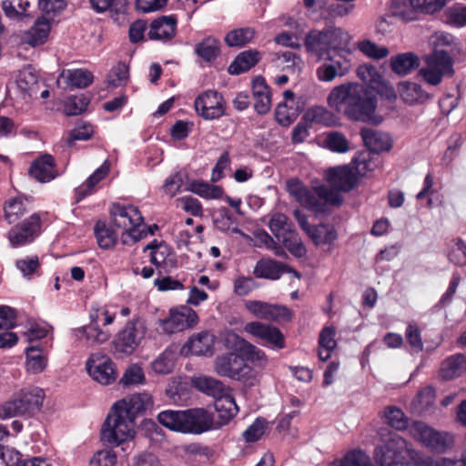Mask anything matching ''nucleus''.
<instances>
[{
    "label": "nucleus",
    "instance_id": "nucleus-64",
    "mask_svg": "<svg viewBox=\"0 0 466 466\" xmlns=\"http://www.w3.org/2000/svg\"><path fill=\"white\" fill-rule=\"evenodd\" d=\"M116 463V452L112 450L97 451L90 460V466H115Z\"/></svg>",
    "mask_w": 466,
    "mask_h": 466
},
{
    "label": "nucleus",
    "instance_id": "nucleus-34",
    "mask_svg": "<svg viewBox=\"0 0 466 466\" xmlns=\"http://www.w3.org/2000/svg\"><path fill=\"white\" fill-rule=\"evenodd\" d=\"M191 381L193 387L215 400L228 389L221 381L208 376H197Z\"/></svg>",
    "mask_w": 466,
    "mask_h": 466
},
{
    "label": "nucleus",
    "instance_id": "nucleus-9",
    "mask_svg": "<svg viewBox=\"0 0 466 466\" xmlns=\"http://www.w3.org/2000/svg\"><path fill=\"white\" fill-rule=\"evenodd\" d=\"M146 330L145 322L141 319L128 321L113 341L114 353L120 357L132 354L144 339Z\"/></svg>",
    "mask_w": 466,
    "mask_h": 466
},
{
    "label": "nucleus",
    "instance_id": "nucleus-45",
    "mask_svg": "<svg viewBox=\"0 0 466 466\" xmlns=\"http://www.w3.org/2000/svg\"><path fill=\"white\" fill-rule=\"evenodd\" d=\"M329 466H373L370 457L363 451L355 449L348 451L340 461Z\"/></svg>",
    "mask_w": 466,
    "mask_h": 466
},
{
    "label": "nucleus",
    "instance_id": "nucleus-53",
    "mask_svg": "<svg viewBox=\"0 0 466 466\" xmlns=\"http://www.w3.org/2000/svg\"><path fill=\"white\" fill-rule=\"evenodd\" d=\"M95 235L100 248L107 249L112 248L117 239V235L103 222L95 226Z\"/></svg>",
    "mask_w": 466,
    "mask_h": 466
},
{
    "label": "nucleus",
    "instance_id": "nucleus-42",
    "mask_svg": "<svg viewBox=\"0 0 466 466\" xmlns=\"http://www.w3.org/2000/svg\"><path fill=\"white\" fill-rule=\"evenodd\" d=\"M336 330L332 327H325L319 338V358L322 361H326L330 358L331 351L336 348L337 341L335 339Z\"/></svg>",
    "mask_w": 466,
    "mask_h": 466
},
{
    "label": "nucleus",
    "instance_id": "nucleus-44",
    "mask_svg": "<svg viewBox=\"0 0 466 466\" xmlns=\"http://www.w3.org/2000/svg\"><path fill=\"white\" fill-rule=\"evenodd\" d=\"M268 228L276 238L289 233L294 228L291 220L283 213L272 212L269 214Z\"/></svg>",
    "mask_w": 466,
    "mask_h": 466
},
{
    "label": "nucleus",
    "instance_id": "nucleus-28",
    "mask_svg": "<svg viewBox=\"0 0 466 466\" xmlns=\"http://www.w3.org/2000/svg\"><path fill=\"white\" fill-rule=\"evenodd\" d=\"M252 90L255 110L260 115L268 113L271 108V95L264 78H255L252 83Z\"/></svg>",
    "mask_w": 466,
    "mask_h": 466
},
{
    "label": "nucleus",
    "instance_id": "nucleus-29",
    "mask_svg": "<svg viewBox=\"0 0 466 466\" xmlns=\"http://www.w3.org/2000/svg\"><path fill=\"white\" fill-rule=\"evenodd\" d=\"M64 79L68 86L76 88H86L93 83L92 72L85 68L63 70L57 79V85Z\"/></svg>",
    "mask_w": 466,
    "mask_h": 466
},
{
    "label": "nucleus",
    "instance_id": "nucleus-15",
    "mask_svg": "<svg viewBox=\"0 0 466 466\" xmlns=\"http://www.w3.org/2000/svg\"><path fill=\"white\" fill-rule=\"evenodd\" d=\"M86 370L101 385H109L116 380L115 364L106 355L92 354L86 361Z\"/></svg>",
    "mask_w": 466,
    "mask_h": 466
},
{
    "label": "nucleus",
    "instance_id": "nucleus-5",
    "mask_svg": "<svg viewBox=\"0 0 466 466\" xmlns=\"http://www.w3.org/2000/svg\"><path fill=\"white\" fill-rule=\"evenodd\" d=\"M44 399L45 393L39 388L23 390L13 399L0 405V419L33 415L40 410Z\"/></svg>",
    "mask_w": 466,
    "mask_h": 466
},
{
    "label": "nucleus",
    "instance_id": "nucleus-51",
    "mask_svg": "<svg viewBox=\"0 0 466 466\" xmlns=\"http://www.w3.org/2000/svg\"><path fill=\"white\" fill-rule=\"evenodd\" d=\"M384 417L386 422L398 431H403L410 428L408 418L400 408L390 406L385 409Z\"/></svg>",
    "mask_w": 466,
    "mask_h": 466
},
{
    "label": "nucleus",
    "instance_id": "nucleus-30",
    "mask_svg": "<svg viewBox=\"0 0 466 466\" xmlns=\"http://www.w3.org/2000/svg\"><path fill=\"white\" fill-rule=\"evenodd\" d=\"M109 172L107 162L103 163L83 184L75 189L76 201H80L96 191V186L103 180Z\"/></svg>",
    "mask_w": 466,
    "mask_h": 466
},
{
    "label": "nucleus",
    "instance_id": "nucleus-60",
    "mask_svg": "<svg viewBox=\"0 0 466 466\" xmlns=\"http://www.w3.org/2000/svg\"><path fill=\"white\" fill-rule=\"evenodd\" d=\"M242 355L247 359V360L252 362L255 366L260 369L265 368L268 364V358L265 352L250 342L243 351Z\"/></svg>",
    "mask_w": 466,
    "mask_h": 466
},
{
    "label": "nucleus",
    "instance_id": "nucleus-16",
    "mask_svg": "<svg viewBox=\"0 0 466 466\" xmlns=\"http://www.w3.org/2000/svg\"><path fill=\"white\" fill-rule=\"evenodd\" d=\"M245 332L260 339L262 345L273 349L281 350L285 348V338L280 329L273 325L259 321H251L245 325Z\"/></svg>",
    "mask_w": 466,
    "mask_h": 466
},
{
    "label": "nucleus",
    "instance_id": "nucleus-58",
    "mask_svg": "<svg viewBox=\"0 0 466 466\" xmlns=\"http://www.w3.org/2000/svg\"><path fill=\"white\" fill-rule=\"evenodd\" d=\"M145 374L137 364L130 365L124 372L120 382L124 386L138 385L145 382Z\"/></svg>",
    "mask_w": 466,
    "mask_h": 466
},
{
    "label": "nucleus",
    "instance_id": "nucleus-7",
    "mask_svg": "<svg viewBox=\"0 0 466 466\" xmlns=\"http://www.w3.org/2000/svg\"><path fill=\"white\" fill-rule=\"evenodd\" d=\"M113 223L116 228L124 229L134 241L147 237L144 229L143 217L138 208L132 205L113 204L110 209Z\"/></svg>",
    "mask_w": 466,
    "mask_h": 466
},
{
    "label": "nucleus",
    "instance_id": "nucleus-59",
    "mask_svg": "<svg viewBox=\"0 0 466 466\" xmlns=\"http://www.w3.org/2000/svg\"><path fill=\"white\" fill-rule=\"evenodd\" d=\"M38 76L31 66L23 68L17 76L16 84L25 92H29L37 83Z\"/></svg>",
    "mask_w": 466,
    "mask_h": 466
},
{
    "label": "nucleus",
    "instance_id": "nucleus-17",
    "mask_svg": "<svg viewBox=\"0 0 466 466\" xmlns=\"http://www.w3.org/2000/svg\"><path fill=\"white\" fill-rule=\"evenodd\" d=\"M244 306L255 318L264 320L279 321L289 319L290 317V312L286 307L277 304H270L260 300H247Z\"/></svg>",
    "mask_w": 466,
    "mask_h": 466
},
{
    "label": "nucleus",
    "instance_id": "nucleus-25",
    "mask_svg": "<svg viewBox=\"0 0 466 466\" xmlns=\"http://www.w3.org/2000/svg\"><path fill=\"white\" fill-rule=\"evenodd\" d=\"M211 418L209 414L202 410H185L184 432L202 433L210 429Z\"/></svg>",
    "mask_w": 466,
    "mask_h": 466
},
{
    "label": "nucleus",
    "instance_id": "nucleus-11",
    "mask_svg": "<svg viewBox=\"0 0 466 466\" xmlns=\"http://www.w3.org/2000/svg\"><path fill=\"white\" fill-rule=\"evenodd\" d=\"M199 321L197 312L187 306H179L169 309L167 318L159 319L162 331L175 334L195 327Z\"/></svg>",
    "mask_w": 466,
    "mask_h": 466
},
{
    "label": "nucleus",
    "instance_id": "nucleus-12",
    "mask_svg": "<svg viewBox=\"0 0 466 466\" xmlns=\"http://www.w3.org/2000/svg\"><path fill=\"white\" fill-rule=\"evenodd\" d=\"M215 370L218 374L233 380L248 382L251 368L238 355L228 353L218 356L215 361Z\"/></svg>",
    "mask_w": 466,
    "mask_h": 466
},
{
    "label": "nucleus",
    "instance_id": "nucleus-8",
    "mask_svg": "<svg viewBox=\"0 0 466 466\" xmlns=\"http://www.w3.org/2000/svg\"><path fill=\"white\" fill-rule=\"evenodd\" d=\"M409 432L415 441L436 452H445L454 444L452 434L439 431L422 421H414L410 426Z\"/></svg>",
    "mask_w": 466,
    "mask_h": 466
},
{
    "label": "nucleus",
    "instance_id": "nucleus-40",
    "mask_svg": "<svg viewBox=\"0 0 466 466\" xmlns=\"http://www.w3.org/2000/svg\"><path fill=\"white\" fill-rule=\"evenodd\" d=\"M220 53L219 41L214 37L204 38L195 46V54L206 62L215 60Z\"/></svg>",
    "mask_w": 466,
    "mask_h": 466
},
{
    "label": "nucleus",
    "instance_id": "nucleus-41",
    "mask_svg": "<svg viewBox=\"0 0 466 466\" xmlns=\"http://www.w3.org/2000/svg\"><path fill=\"white\" fill-rule=\"evenodd\" d=\"M323 147L331 152L344 154L350 150V143L347 137L339 131H330L324 135Z\"/></svg>",
    "mask_w": 466,
    "mask_h": 466
},
{
    "label": "nucleus",
    "instance_id": "nucleus-46",
    "mask_svg": "<svg viewBox=\"0 0 466 466\" xmlns=\"http://www.w3.org/2000/svg\"><path fill=\"white\" fill-rule=\"evenodd\" d=\"M357 75L365 84L372 89H380L383 85V77L375 66L370 64L360 65Z\"/></svg>",
    "mask_w": 466,
    "mask_h": 466
},
{
    "label": "nucleus",
    "instance_id": "nucleus-26",
    "mask_svg": "<svg viewBox=\"0 0 466 466\" xmlns=\"http://www.w3.org/2000/svg\"><path fill=\"white\" fill-rule=\"evenodd\" d=\"M360 136L364 145L372 152L389 151L392 147L391 138L385 132L374 128H362Z\"/></svg>",
    "mask_w": 466,
    "mask_h": 466
},
{
    "label": "nucleus",
    "instance_id": "nucleus-4",
    "mask_svg": "<svg viewBox=\"0 0 466 466\" xmlns=\"http://www.w3.org/2000/svg\"><path fill=\"white\" fill-rule=\"evenodd\" d=\"M373 458L379 466H410L417 452L405 439L389 434L376 446Z\"/></svg>",
    "mask_w": 466,
    "mask_h": 466
},
{
    "label": "nucleus",
    "instance_id": "nucleus-23",
    "mask_svg": "<svg viewBox=\"0 0 466 466\" xmlns=\"http://www.w3.org/2000/svg\"><path fill=\"white\" fill-rule=\"evenodd\" d=\"M3 209L7 223L13 224L31 210V202L23 195L12 197L4 203Z\"/></svg>",
    "mask_w": 466,
    "mask_h": 466
},
{
    "label": "nucleus",
    "instance_id": "nucleus-27",
    "mask_svg": "<svg viewBox=\"0 0 466 466\" xmlns=\"http://www.w3.org/2000/svg\"><path fill=\"white\" fill-rule=\"evenodd\" d=\"M466 371V358L457 353L445 359L440 368L439 375L443 380H451L461 377Z\"/></svg>",
    "mask_w": 466,
    "mask_h": 466
},
{
    "label": "nucleus",
    "instance_id": "nucleus-13",
    "mask_svg": "<svg viewBox=\"0 0 466 466\" xmlns=\"http://www.w3.org/2000/svg\"><path fill=\"white\" fill-rule=\"evenodd\" d=\"M40 232L41 218L38 214L34 213L9 230L8 239L13 248H18L33 242Z\"/></svg>",
    "mask_w": 466,
    "mask_h": 466
},
{
    "label": "nucleus",
    "instance_id": "nucleus-22",
    "mask_svg": "<svg viewBox=\"0 0 466 466\" xmlns=\"http://www.w3.org/2000/svg\"><path fill=\"white\" fill-rule=\"evenodd\" d=\"M150 402L151 398L148 394L138 393L117 401L115 403L114 407L124 412L123 414H125L126 417H129L135 420L137 415L145 410Z\"/></svg>",
    "mask_w": 466,
    "mask_h": 466
},
{
    "label": "nucleus",
    "instance_id": "nucleus-55",
    "mask_svg": "<svg viewBox=\"0 0 466 466\" xmlns=\"http://www.w3.org/2000/svg\"><path fill=\"white\" fill-rule=\"evenodd\" d=\"M401 98L408 104L424 101L428 98L421 86L416 83H406L400 89Z\"/></svg>",
    "mask_w": 466,
    "mask_h": 466
},
{
    "label": "nucleus",
    "instance_id": "nucleus-33",
    "mask_svg": "<svg viewBox=\"0 0 466 466\" xmlns=\"http://www.w3.org/2000/svg\"><path fill=\"white\" fill-rule=\"evenodd\" d=\"M50 33L49 22L45 18L37 19L24 35V41L31 46L43 45Z\"/></svg>",
    "mask_w": 466,
    "mask_h": 466
},
{
    "label": "nucleus",
    "instance_id": "nucleus-54",
    "mask_svg": "<svg viewBox=\"0 0 466 466\" xmlns=\"http://www.w3.org/2000/svg\"><path fill=\"white\" fill-rule=\"evenodd\" d=\"M216 227L224 232L231 231L236 234L244 236L245 234L238 228L237 219L227 209L223 208L219 210L218 218L215 219Z\"/></svg>",
    "mask_w": 466,
    "mask_h": 466
},
{
    "label": "nucleus",
    "instance_id": "nucleus-43",
    "mask_svg": "<svg viewBox=\"0 0 466 466\" xmlns=\"http://www.w3.org/2000/svg\"><path fill=\"white\" fill-rule=\"evenodd\" d=\"M157 420L166 428L184 432L185 410H164L157 415Z\"/></svg>",
    "mask_w": 466,
    "mask_h": 466
},
{
    "label": "nucleus",
    "instance_id": "nucleus-6",
    "mask_svg": "<svg viewBox=\"0 0 466 466\" xmlns=\"http://www.w3.org/2000/svg\"><path fill=\"white\" fill-rule=\"evenodd\" d=\"M122 413L113 406L101 429V440L104 442L119 446L134 438L135 420Z\"/></svg>",
    "mask_w": 466,
    "mask_h": 466
},
{
    "label": "nucleus",
    "instance_id": "nucleus-21",
    "mask_svg": "<svg viewBox=\"0 0 466 466\" xmlns=\"http://www.w3.org/2000/svg\"><path fill=\"white\" fill-rule=\"evenodd\" d=\"M177 20L174 15H163L152 21L148 36L152 40L168 41L177 31Z\"/></svg>",
    "mask_w": 466,
    "mask_h": 466
},
{
    "label": "nucleus",
    "instance_id": "nucleus-3",
    "mask_svg": "<svg viewBox=\"0 0 466 466\" xmlns=\"http://www.w3.org/2000/svg\"><path fill=\"white\" fill-rule=\"evenodd\" d=\"M350 39L348 32L330 25L322 30L309 31L305 36L304 46L309 54L320 60L329 55L331 50H346Z\"/></svg>",
    "mask_w": 466,
    "mask_h": 466
},
{
    "label": "nucleus",
    "instance_id": "nucleus-19",
    "mask_svg": "<svg viewBox=\"0 0 466 466\" xmlns=\"http://www.w3.org/2000/svg\"><path fill=\"white\" fill-rule=\"evenodd\" d=\"M410 7L399 9L395 15L404 21H413L417 13L434 14L440 11L445 5V0H409Z\"/></svg>",
    "mask_w": 466,
    "mask_h": 466
},
{
    "label": "nucleus",
    "instance_id": "nucleus-61",
    "mask_svg": "<svg viewBox=\"0 0 466 466\" xmlns=\"http://www.w3.org/2000/svg\"><path fill=\"white\" fill-rule=\"evenodd\" d=\"M276 63L277 66L282 69L295 72L296 68L300 67L302 60L295 53L291 51H286L278 56Z\"/></svg>",
    "mask_w": 466,
    "mask_h": 466
},
{
    "label": "nucleus",
    "instance_id": "nucleus-24",
    "mask_svg": "<svg viewBox=\"0 0 466 466\" xmlns=\"http://www.w3.org/2000/svg\"><path fill=\"white\" fill-rule=\"evenodd\" d=\"M29 174L41 183H46L56 178L57 171L53 157L46 154L35 159L30 167Z\"/></svg>",
    "mask_w": 466,
    "mask_h": 466
},
{
    "label": "nucleus",
    "instance_id": "nucleus-47",
    "mask_svg": "<svg viewBox=\"0 0 466 466\" xmlns=\"http://www.w3.org/2000/svg\"><path fill=\"white\" fill-rule=\"evenodd\" d=\"M176 352L170 348L166 349L157 359L151 363V368L157 374H168L175 366Z\"/></svg>",
    "mask_w": 466,
    "mask_h": 466
},
{
    "label": "nucleus",
    "instance_id": "nucleus-38",
    "mask_svg": "<svg viewBox=\"0 0 466 466\" xmlns=\"http://www.w3.org/2000/svg\"><path fill=\"white\" fill-rule=\"evenodd\" d=\"M317 246L330 245L338 238L335 228L329 224L314 226L308 235Z\"/></svg>",
    "mask_w": 466,
    "mask_h": 466
},
{
    "label": "nucleus",
    "instance_id": "nucleus-52",
    "mask_svg": "<svg viewBox=\"0 0 466 466\" xmlns=\"http://www.w3.org/2000/svg\"><path fill=\"white\" fill-rule=\"evenodd\" d=\"M305 117L308 121L323 126H331L335 119L334 115L322 106L309 108L305 114Z\"/></svg>",
    "mask_w": 466,
    "mask_h": 466
},
{
    "label": "nucleus",
    "instance_id": "nucleus-49",
    "mask_svg": "<svg viewBox=\"0 0 466 466\" xmlns=\"http://www.w3.org/2000/svg\"><path fill=\"white\" fill-rule=\"evenodd\" d=\"M255 36V30L250 27L234 29L227 34L225 42L228 46H243Z\"/></svg>",
    "mask_w": 466,
    "mask_h": 466
},
{
    "label": "nucleus",
    "instance_id": "nucleus-20",
    "mask_svg": "<svg viewBox=\"0 0 466 466\" xmlns=\"http://www.w3.org/2000/svg\"><path fill=\"white\" fill-rule=\"evenodd\" d=\"M215 337L210 332L205 330L191 336L187 343L183 346L182 351L186 354H193L197 356L211 355Z\"/></svg>",
    "mask_w": 466,
    "mask_h": 466
},
{
    "label": "nucleus",
    "instance_id": "nucleus-10",
    "mask_svg": "<svg viewBox=\"0 0 466 466\" xmlns=\"http://www.w3.org/2000/svg\"><path fill=\"white\" fill-rule=\"evenodd\" d=\"M454 73L453 63L445 51H435L427 57V66L420 70L422 78L431 86L439 85L442 77L451 76Z\"/></svg>",
    "mask_w": 466,
    "mask_h": 466
},
{
    "label": "nucleus",
    "instance_id": "nucleus-56",
    "mask_svg": "<svg viewBox=\"0 0 466 466\" xmlns=\"http://www.w3.org/2000/svg\"><path fill=\"white\" fill-rule=\"evenodd\" d=\"M358 48L366 56L372 59H382L390 54V51L386 46H379L370 40H362L359 42Z\"/></svg>",
    "mask_w": 466,
    "mask_h": 466
},
{
    "label": "nucleus",
    "instance_id": "nucleus-62",
    "mask_svg": "<svg viewBox=\"0 0 466 466\" xmlns=\"http://www.w3.org/2000/svg\"><path fill=\"white\" fill-rule=\"evenodd\" d=\"M129 78V66L123 62H119L114 66L110 73L109 84L113 86L125 85Z\"/></svg>",
    "mask_w": 466,
    "mask_h": 466
},
{
    "label": "nucleus",
    "instance_id": "nucleus-35",
    "mask_svg": "<svg viewBox=\"0 0 466 466\" xmlns=\"http://www.w3.org/2000/svg\"><path fill=\"white\" fill-rule=\"evenodd\" d=\"M419 65V57L413 53H402L390 57L392 71L400 76H407Z\"/></svg>",
    "mask_w": 466,
    "mask_h": 466
},
{
    "label": "nucleus",
    "instance_id": "nucleus-37",
    "mask_svg": "<svg viewBox=\"0 0 466 466\" xmlns=\"http://www.w3.org/2000/svg\"><path fill=\"white\" fill-rule=\"evenodd\" d=\"M286 268V265L273 259H261L258 261L254 268V274L258 278L279 279Z\"/></svg>",
    "mask_w": 466,
    "mask_h": 466
},
{
    "label": "nucleus",
    "instance_id": "nucleus-14",
    "mask_svg": "<svg viewBox=\"0 0 466 466\" xmlns=\"http://www.w3.org/2000/svg\"><path fill=\"white\" fill-rule=\"evenodd\" d=\"M195 108L204 119L213 120L225 114L226 102L218 91L207 90L196 98Z\"/></svg>",
    "mask_w": 466,
    "mask_h": 466
},
{
    "label": "nucleus",
    "instance_id": "nucleus-31",
    "mask_svg": "<svg viewBox=\"0 0 466 466\" xmlns=\"http://www.w3.org/2000/svg\"><path fill=\"white\" fill-rule=\"evenodd\" d=\"M215 409L223 424L229 422L238 414V407L229 393V389L215 400Z\"/></svg>",
    "mask_w": 466,
    "mask_h": 466
},
{
    "label": "nucleus",
    "instance_id": "nucleus-50",
    "mask_svg": "<svg viewBox=\"0 0 466 466\" xmlns=\"http://www.w3.org/2000/svg\"><path fill=\"white\" fill-rule=\"evenodd\" d=\"M277 239L282 242L283 246L296 257L301 258L307 252L305 246L294 228L289 233L284 234L281 238Z\"/></svg>",
    "mask_w": 466,
    "mask_h": 466
},
{
    "label": "nucleus",
    "instance_id": "nucleus-63",
    "mask_svg": "<svg viewBox=\"0 0 466 466\" xmlns=\"http://www.w3.org/2000/svg\"><path fill=\"white\" fill-rule=\"evenodd\" d=\"M267 421L264 419H257L244 432L243 437L248 442L259 440L266 432Z\"/></svg>",
    "mask_w": 466,
    "mask_h": 466
},
{
    "label": "nucleus",
    "instance_id": "nucleus-1",
    "mask_svg": "<svg viewBox=\"0 0 466 466\" xmlns=\"http://www.w3.org/2000/svg\"><path fill=\"white\" fill-rule=\"evenodd\" d=\"M328 105L348 118L355 121L367 122L376 108L374 96L362 85L346 83L331 89L328 97Z\"/></svg>",
    "mask_w": 466,
    "mask_h": 466
},
{
    "label": "nucleus",
    "instance_id": "nucleus-18",
    "mask_svg": "<svg viewBox=\"0 0 466 466\" xmlns=\"http://www.w3.org/2000/svg\"><path fill=\"white\" fill-rule=\"evenodd\" d=\"M325 178L336 190L335 192L350 191L358 181V176L354 168L350 166H338L329 168L325 172Z\"/></svg>",
    "mask_w": 466,
    "mask_h": 466
},
{
    "label": "nucleus",
    "instance_id": "nucleus-39",
    "mask_svg": "<svg viewBox=\"0 0 466 466\" xmlns=\"http://www.w3.org/2000/svg\"><path fill=\"white\" fill-rule=\"evenodd\" d=\"M76 336L80 339H85L88 344H101L108 340L110 333L107 330L101 329L97 323H91L88 326L77 329Z\"/></svg>",
    "mask_w": 466,
    "mask_h": 466
},
{
    "label": "nucleus",
    "instance_id": "nucleus-57",
    "mask_svg": "<svg viewBox=\"0 0 466 466\" xmlns=\"http://www.w3.org/2000/svg\"><path fill=\"white\" fill-rule=\"evenodd\" d=\"M15 267L24 278L29 279L39 270L41 263L37 256L25 257L15 261Z\"/></svg>",
    "mask_w": 466,
    "mask_h": 466
},
{
    "label": "nucleus",
    "instance_id": "nucleus-32",
    "mask_svg": "<svg viewBox=\"0 0 466 466\" xmlns=\"http://www.w3.org/2000/svg\"><path fill=\"white\" fill-rule=\"evenodd\" d=\"M260 60V53L257 50H248L240 53L228 66L230 75H240L248 71Z\"/></svg>",
    "mask_w": 466,
    "mask_h": 466
},
{
    "label": "nucleus",
    "instance_id": "nucleus-36",
    "mask_svg": "<svg viewBox=\"0 0 466 466\" xmlns=\"http://www.w3.org/2000/svg\"><path fill=\"white\" fill-rule=\"evenodd\" d=\"M26 370L33 374L42 372L47 365V353L39 346H31L25 350Z\"/></svg>",
    "mask_w": 466,
    "mask_h": 466
},
{
    "label": "nucleus",
    "instance_id": "nucleus-48",
    "mask_svg": "<svg viewBox=\"0 0 466 466\" xmlns=\"http://www.w3.org/2000/svg\"><path fill=\"white\" fill-rule=\"evenodd\" d=\"M189 190L207 199H218L221 198L224 194L222 187L219 186L198 180L190 183Z\"/></svg>",
    "mask_w": 466,
    "mask_h": 466
},
{
    "label": "nucleus",
    "instance_id": "nucleus-2",
    "mask_svg": "<svg viewBox=\"0 0 466 466\" xmlns=\"http://www.w3.org/2000/svg\"><path fill=\"white\" fill-rule=\"evenodd\" d=\"M287 190L302 207L316 216L327 213L330 206H339L342 202L339 192L324 185L309 189L299 179L288 180Z\"/></svg>",
    "mask_w": 466,
    "mask_h": 466
}]
</instances>
